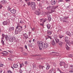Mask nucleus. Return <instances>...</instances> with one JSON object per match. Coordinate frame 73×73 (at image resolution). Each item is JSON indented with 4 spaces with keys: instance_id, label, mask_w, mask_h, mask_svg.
I'll use <instances>...</instances> for the list:
<instances>
[{
    "instance_id": "nucleus-1",
    "label": "nucleus",
    "mask_w": 73,
    "mask_h": 73,
    "mask_svg": "<svg viewBox=\"0 0 73 73\" xmlns=\"http://www.w3.org/2000/svg\"><path fill=\"white\" fill-rule=\"evenodd\" d=\"M39 48L40 50L42 49L43 47V44H44V48H47L49 46V44L46 43H44L42 41L38 42H37Z\"/></svg>"
},
{
    "instance_id": "nucleus-2",
    "label": "nucleus",
    "mask_w": 73,
    "mask_h": 73,
    "mask_svg": "<svg viewBox=\"0 0 73 73\" xmlns=\"http://www.w3.org/2000/svg\"><path fill=\"white\" fill-rule=\"evenodd\" d=\"M31 5V7L32 8L33 10H35L36 9L35 7V6L36 5V4L35 2H32L30 4Z\"/></svg>"
},
{
    "instance_id": "nucleus-3",
    "label": "nucleus",
    "mask_w": 73,
    "mask_h": 73,
    "mask_svg": "<svg viewBox=\"0 0 73 73\" xmlns=\"http://www.w3.org/2000/svg\"><path fill=\"white\" fill-rule=\"evenodd\" d=\"M15 39L16 38H15V37L13 36L10 37V39L9 40L10 42H13V40H15Z\"/></svg>"
},
{
    "instance_id": "nucleus-4",
    "label": "nucleus",
    "mask_w": 73,
    "mask_h": 73,
    "mask_svg": "<svg viewBox=\"0 0 73 73\" xmlns=\"http://www.w3.org/2000/svg\"><path fill=\"white\" fill-rule=\"evenodd\" d=\"M8 54V52L6 51H3L2 52H1V55L2 56H5L6 54Z\"/></svg>"
},
{
    "instance_id": "nucleus-5",
    "label": "nucleus",
    "mask_w": 73,
    "mask_h": 73,
    "mask_svg": "<svg viewBox=\"0 0 73 73\" xmlns=\"http://www.w3.org/2000/svg\"><path fill=\"white\" fill-rule=\"evenodd\" d=\"M2 37L3 38L5 37L6 41H8L9 40V37L7 35H5L3 34H2Z\"/></svg>"
},
{
    "instance_id": "nucleus-6",
    "label": "nucleus",
    "mask_w": 73,
    "mask_h": 73,
    "mask_svg": "<svg viewBox=\"0 0 73 73\" xmlns=\"http://www.w3.org/2000/svg\"><path fill=\"white\" fill-rule=\"evenodd\" d=\"M40 22H42V24H44V23L46 21H47L48 20V19L46 18L45 19H40Z\"/></svg>"
},
{
    "instance_id": "nucleus-7",
    "label": "nucleus",
    "mask_w": 73,
    "mask_h": 73,
    "mask_svg": "<svg viewBox=\"0 0 73 73\" xmlns=\"http://www.w3.org/2000/svg\"><path fill=\"white\" fill-rule=\"evenodd\" d=\"M61 20L62 21L63 23H66L67 24H68L69 23V21L68 20H66L64 18H62L61 19Z\"/></svg>"
},
{
    "instance_id": "nucleus-8",
    "label": "nucleus",
    "mask_w": 73,
    "mask_h": 73,
    "mask_svg": "<svg viewBox=\"0 0 73 73\" xmlns=\"http://www.w3.org/2000/svg\"><path fill=\"white\" fill-rule=\"evenodd\" d=\"M14 30V27H10L9 28V32H12Z\"/></svg>"
},
{
    "instance_id": "nucleus-9",
    "label": "nucleus",
    "mask_w": 73,
    "mask_h": 73,
    "mask_svg": "<svg viewBox=\"0 0 73 73\" xmlns=\"http://www.w3.org/2000/svg\"><path fill=\"white\" fill-rule=\"evenodd\" d=\"M47 16L48 17V21H50L52 20V18H51V17H50V15L49 14H48L47 15Z\"/></svg>"
},
{
    "instance_id": "nucleus-10",
    "label": "nucleus",
    "mask_w": 73,
    "mask_h": 73,
    "mask_svg": "<svg viewBox=\"0 0 73 73\" xmlns=\"http://www.w3.org/2000/svg\"><path fill=\"white\" fill-rule=\"evenodd\" d=\"M60 65L61 66H64V65H65V62H61L60 63Z\"/></svg>"
},
{
    "instance_id": "nucleus-11",
    "label": "nucleus",
    "mask_w": 73,
    "mask_h": 73,
    "mask_svg": "<svg viewBox=\"0 0 73 73\" xmlns=\"http://www.w3.org/2000/svg\"><path fill=\"white\" fill-rule=\"evenodd\" d=\"M46 40H47V39H48V38H50V40H52V38L51 36H49L48 35H47L46 36V37L45 38Z\"/></svg>"
},
{
    "instance_id": "nucleus-12",
    "label": "nucleus",
    "mask_w": 73,
    "mask_h": 73,
    "mask_svg": "<svg viewBox=\"0 0 73 73\" xmlns=\"http://www.w3.org/2000/svg\"><path fill=\"white\" fill-rule=\"evenodd\" d=\"M59 38H60V40H61V38H64V36L62 35H59Z\"/></svg>"
},
{
    "instance_id": "nucleus-13",
    "label": "nucleus",
    "mask_w": 73,
    "mask_h": 73,
    "mask_svg": "<svg viewBox=\"0 0 73 73\" xmlns=\"http://www.w3.org/2000/svg\"><path fill=\"white\" fill-rule=\"evenodd\" d=\"M16 10L15 9H13L10 10V12L11 13H13L14 14H15V13H16Z\"/></svg>"
},
{
    "instance_id": "nucleus-14",
    "label": "nucleus",
    "mask_w": 73,
    "mask_h": 73,
    "mask_svg": "<svg viewBox=\"0 0 73 73\" xmlns=\"http://www.w3.org/2000/svg\"><path fill=\"white\" fill-rule=\"evenodd\" d=\"M52 8H53V6H49L48 7L46 8V9L47 10H50L52 9Z\"/></svg>"
},
{
    "instance_id": "nucleus-15",
    "label": "nucleus",
    "mask_w": 73,
    "mask_h": 73,
    "mask_svg": "<svg viewBox=\"0 0 73 73\" xmlns=\"http://www.w3.org/2000/svg\"><path fill=\"white\" fill-rule=\"evenodd\" d=\"M8 22L7 21H5L3 23V24L4 25H6L8 24Z\"/></svg>"
},
{
    "instance_id": "nucleus-16",
    "label": "nucleus",
    "mask_w": 73,
    "mask_h": 73,
    "mask_svg": "<svg viewBox=\"0 0 73 73\" xmlns=\"http://www.w3.org/2000/svg\"><path fill=\"white\" fill-rule=\"evenodd\" d=\"M66 34H67V35H68V36H69L70 37H71L72 36V34H71V33L69 31H67L66 32Z\"/></svg>"
},
{
    "instance_id": "nucleus-17",
    "label": "nucleus",
    "mask_w": 73,
    "mask_h": 73,
    "mask_svg": "<svg viewBox=\"0 0 73 73\" xmlns=\"http://www.w3.org/2000/svg\"><path fill=\"white\" fill-rule=\"evenodd\" d=\"M23 35L25 37V39H27L28 38V36L27 35V34L25 33L23 34Z\"/></svg>"
},
{
    "instance_id": "nucleus-18",
    "label": "nucleus",
    "mask_w": 73,
    "mask_h": 73,
    "mask_svg": "<svg viewBox=\"0 0 73 73\" xmlns=\"http://www.w3.org/2000/svg\"><path fill=\"white\" fill-rule=\"evenodd\" d=\"M1 3L2 4H6L7 3V1H5L3 0L2 1Z\"/></svg>"
},
{
    "instance_id": "nucleus-19",
    "label": "nucleus",
    "mask_w": 73,
    "mask_h": 73,
    "mask_svg": "<svg viewBox=\"0 0 73 73\" xmlns=\"http://www.w3.org/2000/svg\"><path fill=\"white\" fill-rule=\"evenodd\" d=\"M19 65H18L17 64H14L13 65V67L15 68H18Z\"/></svg>"
},
{
    "instance_id": "nucleus-20",
    "label": "nucleus",
    "mask_w": 73,
    "mask_h": 73,
    "mask_svg": "<svg viewBox=\"0 0 73 73\" xmlns=\"http://www.w3.org/2000/svg\"><path fill=\"white\" fill-rule=\"evenodd\" d=\"M20 27L21 28H23V27L21 26V25H20V24H18L17 25V26L16 27V29H17V28H20Z\"/></svg>"
},
{
    "instance_id": "nucleus-21",
    "label": "nucleus",
    "mask_w": 73,
    "mask_h": 73,
    "mask_svg": "<svg viewBox=\"0 0 73 73\" xmlns=\"http://www.w3.org/2000/svg\"><path fill=\"white\" fill-rule=\"evenodd\" d=\"M58 44L60 46H62V45L63 44V42L62 41H60L59 42Z\"/></svg>"
},
{
    "instance_id": "nucleus-22",
    "label": "nucleus",
    "mask_w": 73,
    "mask_h": 73,
    "mask_svg": "<svg viewBox=\"0 0 73 73\" xmlns=\"http://www.w3.org/2000/svg\"><path fill=\"white\" fill-rule=\"evenodd\" d=\"M66 48L67 50H69L70 49V47L68 46V44L67 43V44H66Z\"/></svg>"
},
{
    "instance_id": "nucleus-23",
    "label": "nucleus",
    "mask_w": 73,
    "mask_h": 73,
    "mask_svg": "<svg viewBox=\"0 0 73 73\" xmlns=\"http://www.w3.org/2000/svg\"><path fill=\"white\" fill-rule=\"evenodd\" d=\"M69 41V39H68V37L67 36H66L65 37V41L66 42H68Z\"/></svg>"
},
{
    "instance_id": "nucleus-24",
    "label": "nucleus",
    "mask_w": 73,
    "mask_h": 73,
    "mask_svg": "<svg viewBox=\"0 0 73 73\" xmlns=\"http://www.w3.org/2000/svg\"><path fill=\"white\" fill-rule=\"evenodd\" d=\"M38 67L40 69H43V68H44V66L41 65H39L38 66Z\"/></svg>"
},
{
    "instance_id": "nucleus-25",
    "label": "nucleus",
    "mask_w": 73,
    "mask_h": 73,
    "mask_svg": "<svg viewBox=\"0 0 73 73\" xmlns=\"http://www.w3.org/2000/svg\"><path fill=\"white\" fill-rule=\"evenodd\" d=\"M17 31H18L19 32H21V31H22V29L20 28L16 29Z\"/></svg>"
},
{
    "instance_id": "nucleus-26",
    "label": "nucleus",
    "mask_w": 73,
    "mask_h": 73,
    "mask_svg": "<svg viewBox=\"0 0 73 73\" xmlns=\"http://www.w3.org/2000/svg\"><path fill=\"white\" fill-rule=\"evenodd\" d=\"M1 42L3 45H5V44H4V40L2 39L1 40Z\"/></svg>"
},
{
    "instance_id": "nucleus-27",
    "label": "nucleus",
    "mask_w": 73,
    "mask_h": 73,
    "mask_svg": "<svg viewBox=\"0 0 73 73\" xmlns=\"http://www.w3.org/2000/svg\"><path fill=\"white\" fill-rule=\"evenodd\" d=\"M52 45H55V42H54V40H52Z\"/></svg>"
},
{
    "instance_id": "nucleus-28",
    "label": "nucleus",
    "mask_w": 73,
    "mask_h": 73,
    "mask_svg": "<svg viewBox=\"0 0 73 73\" xmlns=\"http://www.w3.org/2000/svg\"><path fill=\"white\" fill-rule=\"evenodd\" d=\"M20 67L21 68L23 66H24V64L23 63L21 64H20Z\"/></svg>"
},
{
    "instance_id": "nucleus-29",
    "label": "nucleus",
    "mask_w": 73,
    "mask_h": 73,
    "mask_svg": "<svg viewBox=\"0 0 73 73\" xmlns=\"http://www.w3.org/2000/svg\"><path fill=\"white\" fill-rule=\"evenodd\" d=\"M55 40L56 42V43H58V42H59V39H58L57 38H56V39H55Z\"/></svg>"
},
{
    "instance_id": "nucleus-30",
    "label": "nucleus",
    "mask_w": 73,
    "mask_h": 73,
    "mask_svg": "<svg viewBox=\"0 0 73 73\" xmlns=\"http://www.w3.org/2000/svg\"><path fill=\"white\" fill-rule=\"evenodd\" d=\"M40 12H38V11H36V13L37 15H40Z\"/></svg>"
},
{
    "instance_id": "nucleus-31",
    "label": "nucleus",
    "mask_w": 73,
    "mask_h": 73,
    "mask_svg": "<svg viewBox=\"0 0 73 73\" xmlns=\"http://www.w3.org/2000/svg\"><path fill=\"white\" fill-rule=\"evenodd\" d=\"M47 34L48 35H50L51 34H52V32L50 31H48L47 32Z\"/></svg>"
},
{
    "instance_id": "nucleus-32",
    "label": "nucleus",
    "mask_w": 73,
    "mask_h": 73,
    "mask_svg": "<svg viewBox=\"0 0 73 73\" xmlns=\"http://www.w3.org/2000/svg\"><path fill=\"white\" fill-rule=\"evenodd\" d=\"M53 72V68H52L51 70H50L49 71V73H52Z\"/></svg>"
},
{
    "instance_id": "nucleus-33",
    "label": "nucleus",
    "mask_w": 73,
    "mask_h": 73,
    "mask_svg": "<svg viewBox=\"0 0 73 73\" xmlns=\"http://www.w3.org/2000/svg\"><path fill=\"white\" fill-rule=\"evenodd\" d=\"M64 68H68V65L65 64L64 66Z\"/></svg>"
},
{
    "instance_id": "nucleus-34",
    "label": "nucleus",
    "mask_w": 73,
    "mask_h": 73,
    "mask_svg": "<svg viewBox=\"0 0 73 73\" xmlns=\"http://www.w3.org/2000/svg\"><path fill=\"white\" fill-rule=\"evenodd\" d=\"M68 18H69L68 17H64V18H63L65 19V20H67Z\"/></svg>"
},
{
    "instance_id": "nucleus-35",
    "label": "nucleus",
    "mask_w": 73,
    "mask_h": 73,
    "mask_svg": "<svg viewBox=\"0 0 73 73\" xmlns=\"http://www.w3.org/2000/svg\"><path fill=\"white\" fill-rule=\"evenodd\" d=\"M54 39L57 38V36L56 35H54Z\"/></svg>"
},
{
    "instance_id": "nucleus-36",
    "label": "nucleus",
    "mask_w": 73,
    "mask_h": 73,
    "mask_svg": "<svg viewBox=\"0 0 73 73\" xmlns=\"http://www.w3.org/2000/svg\"><path fill=\"white\" fill-rule=\"evenodd\" d=\"M46 27L48 28V29H50V25L48 24L46 25Z\"/></svg>"
},
{
    "instance_id": "nucleus-37",
    "label": "nucleus",
    "mask_w": 73,
    "mask_h": 73,
    "mask_svg": "<svg viewBox=\"0 0 73 73\" xmlns=\"http://www.w3.org/2000/svg\"><path fill=\"white\" fill-rule=\"evenodd\" d=\"M8 73H13L12 71H11L10 70H8L7 71Z\"/></svg>"
},
{
    "instance_id": "nucleus-38",
    "label": "nucleus",
    "mask_w": 73,
    "mask_h": 73,
    "mask_svg": "<svg viewBox=\"0 0 73 73\" xmlns=\"http://www.w3.org/2000/svg\"><path fill=\"white\" fill-rule=\"evenodd\" d=\"M49 67H50L49 65H47L46 68V69H47V70H48V69H49Z\"/></svg>"
},
{
    "instance_id": "nucleus-39",
    "label": "nucleus",
    "mask_w": 73,
    "mask_h": 73,
    "mask_svg": "<svg viewBox=\"0 0 73 73\" xmlns=\"http://www.w3.org/2000/svg\"><path fill=\"white\" fill-rule=\"evenodd\" d=\"M21 52H24V49H23V48L22 47H21Z\"/></svg>"
},
{
    "instance_id": "nucleus-40",
    "label": "nucleus",
    "mask_w": 73,
    "mask_h": 73,
    "mask_svg": "<svg viewBox=\"0 0 73 73\" xmlns=\"http://www.w3.org/2000/svg\"><path fill=\"white\" fill-rule=\"evenodd\" d=\"M19 33V31H17V29L15 31V34H18V33Z\"/></svg>"
},
{
    "instance_id": "nucleus-41",
    "label": "nucleus",
    "mask_w": 73,
    "mask_h": 73,
    "mask_svg": "<svg viewBox=\"0 0 73 73\" xmlns=\"http://www.w3.org/2000/svg\"><path fill=\"white\" fill-rule=\"evenodd\" d=\"M28 45L29 46H31V47H32L33 46V45L32 44H28Z\"/></svg>"
},
{
    "instance_id": "nucleus-42",
    "label": "nucleus",
    "mask_w": 73,
    "mask_h": 73,
    "mask_svg": "<svg viewBox=\"0 0 73 73\" xmlns=\"http://www.w3.org/2000/svg\"><path fill=\"white\" fill-rule=\"evenodd\" d=\"M8 11H10L11 10V8L9 6V7H8Z\"/></svg>"
},
{
    "instance_id": "nucleus-43",
    "label": "nucleus",
    "mask_w": 73,
    "mask_h": 73,
    "mask_svg": "<svg viewBox=\"0 0 73 73\" xmlns=\"http://www.w3.org/2000/svg\"><path fill=\"white\" fill-rule=\"evenodd\" d=\"M4 66V64H1L0 63V67H3Z\"/></svg>"
},
{
    "instance_id": "nucleus-44",
    "label": "nucleus",
    "mask_w": 73,
    "mask_h": 73,
    "mask_svg": "<svg viewBox=\"0 0 73 73\" xmlns=\"http://www.w3.org/2000/svg\"><path fill=\"white\" fill-rule=\"evenodd\" d=\"M52 5H55L56 4V2H51Z\"/></svg>"
},
{
    "instance_id": "nucleus-45",
    "label": "nucleus",
    "mask_w": 73,
    "mask_h": 73,
    "mask_svg": "<svg viewBox=\"0 0 73 73\" xmlns=\"http://www.w3.org/2000/svg\"><path fill=\"white\" fill-rule=\"evenodd\" d=\"M69 57H73V55L72 54H70L69 55Z\"/></svg>"
},
{
    "instance_id": "nucleus-46",
    "label": "nucleus",
    "mask_w": 73,
    "mask_h": 73,
    "mask_svg": "<svg viewBox=\"0 0 73 73\" xmlns=\"http://www.w3.org/2000/svg\"><path fill=\"white\" fill-rule=\"evenodd\" d=\"M20 24H23V23H24V21H21L20 22Z\"/></svg>"
},
{
    "instance_id": "nucleus-47",
    "label": "nucleus",
    "mask_w": 73,
    "mask_h": 73,
    "mask_svg": "<svg viewBox=\"0 0 73 73\" xmlns=\"http://www.w3.org/2000/svg\"><path fill=\"white\" fill-rule=\"evenodd\" d=\"M19 72H20V73H23V71L22 70L20 69L19 70Z\"/></svg>"
},
{
    "instance_id": "nucleus-48",
    "label": "nucleus",
    "mask_w": 73,
    "mask_h": 73,
    "mask_svg": "<svg viewBox=\"0 0 73 73\" xmlns=\"http://www.w3.org/2000/svg\"><path fill=\"white\" fill-rule=\"evenodd\" d=\"M69 72H70V73H73V70H70Z\"/></svg>"
},
{
    "instance_id": "nucleus-49",
    "label": "nucleus",
    "mask_w": 73,
    "mask_h": 73,
    "mask_svg": "<svg viewBox=\"0 0 73 73\" xmlns=\"http://www.w3.org/2000/svg\"><path fill=\"white\" fill-rule=\"evenodd\" d=\"M52 53H54V54H57V52H52Z\"/></svg>"
},
{
    "instance_id": "nucleus-50",
    "label": "nucleus",
    "mask_w": 73,
    "mask_h": 73,
    "mask_svg": "<svg viewBox=\"0 0 73 73\" xmlns=\"http://www.w3.org/2000/svg\"><path fill=\"white\" fill-rule=\"evenodd\" d=\"M25 65H27L28 64V62L26 61L25 62Z\"/></svg>"
},
{
    "instance_id": "nucleus-51",
    "label": "nucleus",
    "mask_w": 73,
    "mask_h": 73,
    "mask_svg": "<svg viewBox=\"0 0 73 73\" xmlns=\"http://www.w3.org/2000/svg\"><path fill=\"white\" fill-rule=\"evenodd\" d=\"M8 60L9 61H12V58H8Z\"/></svg>"
},
{
    "instance_id": "nucleus-52",
    "label": "nucleus",
    "mask_w": 73,
    "mask_h": 73,
    "mask_svg": "<svg viewBox=\"0 0 73 73\" xmlns=\"http://www.w3.org/2000/svg\"><path fill=\"white\" fill-rule=\"evenodd\" d=\"M35 27H34L32 29V31H33V32L34 31H35Z\"/></svg>"
},
{
    "instance_id": "nucleus-53",
    "label": "nucleus",
    "mask_w": 73,
    "mask_h": 73,
    "mask_svg": "<svg viewBox=\"0 0 73 73\" xmlns=\"http://www.w3.org/2000/svg\"><path fill=\"white\" fill-rule=\"evenodd\" d=\"M23 54H24V55H27V54H26V53L25 52H23Z\"/></svg>"
},
{
    "instance_id": "nucleus-54",
    "label": "nucleus",
    "mask_w": 73,
    "mask_h": 73,
    "mask_svg": "<svg viewBox=\"0 0 73 73\" xmlns=\"http://www.w3.org/2000/svg\"><path fill=\"white\" fill-rule=\"evenodd\" d=\"M58 6H55L54 8V9H56V8H58Z\"/></svg>"
},
{
    "instance_id": "nucleus-55",
    "label": "nucleus",
    "mask_w": 73,
    "mask_h": 73,
    "mask_svg": "<svg viewBox=\"0 0 73 73\" xmlns=\"http://www.w3.org/2000/svg\"><path fill=\"white\" fill-rule=\"evenodd\" d=\"M3 7V5H0V9H1Z\"/></svg>"
},
{
    "instance_id": "nucleus-56",
    "label": "nucleus",
    "mask_w": 73,
    "mask_h": 73,
    "mask_svg": "<svg viewBox=\"0 0 73 73\" xmlns=\"http://www.w3.org/2000/svg\"><path fill=\"white\" fill-rule=\"evenodd\" d=\"M52 2H55V0H52L51 3Z\"/></svg>"
},
{
    "instance_id": "nucleus-57",
    "label": "nucleus",
    "mask_w": 73,
    "mask_h": 73,
    "mask_svg": "<svg viewBox=\"0 0 73 73\" xmlns=\"http://www.w3.org/2000/svg\"><path fill=\"white\" fill-rule=\"evenodd\" d=\"M27 4L28 5H30V2H27Z\"/></svg>"
},
{
    "instance_id": "nucleus-58",
    "label": "nucleus",
    "mask_w": 73,
    "mask_h": 73,
    "mask_svg": "<svg viewBox=\"0 0 73 73\" xmlns=\"http://www.w3.org/2000/svg\"><path fill=\"white\" fill-rule=\"evenodd\" d=\"M40 25H41V26H42V27H44V24H40Z\"/></svg>"
},
{
    "instance_id": "nucleus-59",
    "label": "nucleus",
    "mask_w": 73,
    "mask_h": 73,
    "mask_svg": "<svg viewBox=\"0 0 73 73\" xmlns=\"http://www.w3.org/2000/svg\"><path fill=\"white\" fill-rule=\"evenodd\" d=\"M70 66L71 68H73V66L71 64L70 65Z\"/></svg>"
},
{
    "instance_id": "nucleus-60",
    "label": "nucleus",
    "mask_w": 73,
    "mask_h": 73,
    "mask_svg": "<svg viewBox=\"0 0 73 73\" xmlns=\"http://www.w3.org/2000/svg\"><path fill=\"white\" fill-rule=\"evenodd\" d=\"M31 41H32V40H31V39H30V40H29V42H30V43H31Z\"/></svg>"
},
{
    "instance_id": "nucleus-61",
    "label": "nucleus",
    "mask_w": 73,
    "mask_h": 73,
    "mask_svg": "<svg viewBox=\"0 0 73 73\" xmlns=\"http://www.w3.org/2000/svg\"><path fill=\"white\" fill-rule=\"evenodd\" d=\"M2 72H3V70H0V73H2Z\"/></svg>"
},
{
    "instance_id": "nucleus-62",
    "label": "nucleus",
    "mask_w": 73,
    "mask_h": 73,
    "mask_svg": "<svg viewBox=\"0 0 73 73\" xmlns=\"http://www.w3.org/2000/svg\"><path fill=\"white\" fill-rule=\"evenodd\" d=\"M25 48L26 49H27V46L26 45L25 46Z\"/></svg>"
},
{
    "instance_id": "nucleus-63",
    "label": "nucleus",
    "mask_w": 73,
    "mask_h": 73,
    "mask_svg": "<svg viewBox=\"0 0 73 73\" xmlns=\"http://www.w3.org/2000/svg\"><path fill=\"white\" fill-rule=\"evenodd\" d=\"M7 16H9V13H7Z\"/></svg>"
},
{
    "instance_id": "nucleus-64",
    "label": "nucleus",
    "mask_w": 73,
    "mask_h": 73,
    "mask_svg": "<svg viewBox=\"0 0 73 73\" xmlns=\"http://www.w3.org/2000/svg\"><path fill=\"white\" fill-rule=\"evenodd\" d=\"M57 70H58V71H59V72L61 70L60 69L58 68H57Z\"/></svg>"
}]
</instances>
